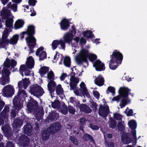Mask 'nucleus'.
<instances>
[{
  "label": "nucleus",
  "instance_id": "nucleus-47",
  "mask_svg": "<svg viewBox=\"0 0 147 147\" xmlns=\"http://www.w3.org/2000/svg\"><path fill=\"white\" fill-rule=\"evenodd\" d=\"M8 35V30L5 29L3 33L2 36V39H7V38Z\"/></svg>",
  "mask_w": 147,
  "mask_h": 147
},
{
  "label": "nucleus",
  "instance_id": "nucleus-44",
  "mask_svg": "<svg viewBox=\"0 0 147 147\" xmlns=\"http://www.w3.org/2000/svg\"><path fill=\"white\" fill-rule=\"evenodd\" d=\"M114 118L117 120L121 121L122 119V116L119 114L117 113H115L113 115Z\"/></svg>",
  "mask_w": 147,
  "mask_h": 147
},
{
  "label": "nucleus",
  "instance_id": "nucleus-3",
  "mask_svg": "<svg viewBox=\"0 0 147 147\" xmlns=\"http://www.w3.org/2000/svg\"><path fill=\"white\" fill-rule=\"evenodd\" d=\"M122 54L117 50L113 52L111 56V59L110 61L109 67L112 69H115L117 67V64H120V61L122 59Z\"/></svg>",
  "mask_w": 147,
  "mask_h": 147
},
{
  "label": "nucleus",
  "instance_id": "nucleus-46",
  "mask_svg": "<svg viewBox=\"0 0 147 147\" xmlns=\"http://www.w3.org/2000/svg\"><path fill=\"white\" fill-rule=\"evenodd\" d=\"M38 55L40 60H43L46 58V53L45 51H42Z\"/></svg>",
  "mask_w": 147,
  "mask_h": 147
},
{
  "label": "nucleus",
  "instance_id": "nucleus-62",
  "mask_svg": "<svg viewBox=\"0 0 147 147\" xmlns=\"http://www.w3.org/2000/svg\"><path fill=\"white\" fill-rule=\"evenodd\" d=\"M9 111V108L8 106H6L4 108L3 111H2V114H3L4 112L8 113Z\"/></svg>",
  "mask_w": 147,
  "mask_h": 147
},
{
  "label": "nucleus",
  "instance_id": "nucleus-40",
  "mask_svg": "<svg viewBox=\"0 0 147 147\" xmlns=\"http://www.w3.org/2000/svg\"><path fill=\"white\" fill-rule=\"evenodd\" d=\"M49 69V67L44 66L42 67L39 70V71L41 74H45Z\"/></svg>",
  "mask_w": 147,
  "mask_h": 147
},
{
  "label": "nucleus",
  "instance_id": "nucleus-60",
  "mask_svg": "<svg viewBox=\"0 0 147 147\" xmlns=\"http://www.w3.org/2000/svg\"><path fill=\"white\" fill-rule=\"evenodd\" d=\"M90 127L93 130H97L99 129V127L97 126L92 124H90Z\"/></svg>",
  "mask_w": 147,
  "mask_h": 147
},
{
  "label": "nucleus",
  "instance_id": "nucleus-38",
  "mask_svg": "<svg viewBox=\"0 0 147 147\" xmlns=\"http://www.w3.org/2000/svg\"><path fill=\"white\" fill-rule=\"evenodd\" d=\"M56 92L58 95L61 94L63 93V90L61 85L59 84L57 86Z\"/></svg>",
  "mask_w": 147,
  "mask_h": 147
},
{
  "label": "nucleus",
  "instance_id": "nucleus-26",
  "mask_svg": "<svg viewBox=\"0 0 147 147\" xmlns=\"http://www.w3.org/2000/svg\"><path fill=\"white\" fill-rule=\"evenodd\" d=\"M49 131L48 130V128L46 130L43 131L42 132V138L43 140H46L49 138L50 134Z\"/></svg>",
  "mask_w": 147,
  "mask_h": 147
},
{
  "label": "nucleus",
  "instance_id": "nucleus-61",
  "mask_svg": "<svg viewBox=\"0 0 147 147\" xmlns=\"http://www.w3.org/2000/svg\"><path fill=\"white\" fill-rule=\"evenodd\" d=\"M59 44H60L62 49H64L65 47L64 42L61 39L59 40Z\"/></svg>",
  "mask_w": 147,
  "mask_h": 147
},
{
  "label": "nucleus",
  "instance_id": "nucleus-23",
  "mask_svg": "<svg viewBox=\"0 0 147 147\" xmlns=\"http://www.w3.org/2000/svg\"><path fill=\"white\" fill-rule=\"evenodd\" d=\"M24 132L28 136H30L32 132V127L31 125L28 124L24 127Z\"/></svg>",
  "mask_w": 147,
  "mask_h": 147
},
{
  "label": "nucleus",
  "instance_id": "nucleus-53",
  "mask_svg": "<svg viewBox=\"0 0 147 147\" xmlns=\"http://www.w3.org/2000/svg\"><path fill=\"white\" fill-rule=\"evenodd\" d=\"M68 109L69 112L70 113L72 114H74L75 110L73 107L71 106H69L68 107Z\"/></svg>",
  "mask_w": 147,
  "mask_h": 147
},
{
  "label": "nucleus",
  "instance_id": "nucleus-29",
  "mask_svg": "<svg viewBox=\"0 0 147 147\" xmlns=\"http://www.w3.org/2000/svg\"><path fill=\"white\" fill-rule=\"evenodd\" d=\"M24 22L21 20H18L14 24V27L16 29L21 28L23 26Z\"/></svg>",
  "mask_w": 147,
  "mask_h": 147
},
{
  "label": "nucleus",
  "instance_id": "nucleus-41",
  "mask_svg": "<svg viewBox=\"0 0 147 147\" xmlns=\"http://www.w3.org/2000/svg\"><path fill=\"white\" fill-rule=\"evenodd\" d=\"M47 78L48 79L53 80L55 79L54 73L51 71H49L47 74Z\"/></svg>",
  "mask_w": 147,
  "mask_h": 147
},
{
  "label": "nucleus",
  "instance_id": "nucleus-28",
  "mask_svg": "<svg viewBox=\"0 0 147 147\" xmlns=\"http://www.w3.org/2000/svg\"><path fill=\"white\" fill-rule=\"evenodd\" d=\"M18 38V35H14L10 39L8 40L9 43L12 45L16 44L17 43Z\"/></svg>",
  "mask_w": 147,
  "mask_h": 147
},
{
  "label": "nucleus",
  "instance_id": "nucleus-9",
  "mask_svg": "<svg viewBox=\"0 0 147 147\" xmlns=\"http://www.w3.org/2000/svg\"><path fill=\"white\" fill-rule=\"evenodd\" d=\"M61 125L59 123L55 122L52 124L51 126L48 128V130L52 134H54L58 131L61 128Z\"/></svg>",
  "mask_w": 147,
  "mask_h": 147
},
{
  "label": "nucleus",
  "instance_id": "nucleus-54",
  "mask_svg": "<svg viewBox=\"0 0 147 147\" xmlns=\"http://www.w3.org/2000/svg\"><path fill=\"white\" fill-rule=\"evenodd\" d=\"M80 121L79 122L80 124V125H83L85 124V123L86 121V120L84 118H81L80 119Z\"/></svg>",
  "mask_w": 147,
  "mask_h": 147
},
{
  "label": "nucleus",
  "instance_id": "nucleus-8",
  "mask_svg": "<svg viewBox=\"0 0 147 147\" xmlns=\"http://www.w3.org/2000/svg\"><path fill=\"white\" fill-rule=\"evenodd\" d=\"M109 112V107L107 105L103 106H100L99 107L98 114L103 117L105 118Z\"/></svg>",
  "mask_w": 147,
  "mask_h": 147
},
{
  "label": "nucleus",
  "instance_id": "nucleus-16",
  "mask_svg": "<svg viewBox=\"0 0 147 147\" xmlns=\"http://www.w3.org/2000/svg\"><path fill=\"white\" fill-rule=\"evenodd\" d=\"M93 66L95 67L96 70L97 71H102L105 68L103 63L99 60L96 61Z\"/></svg>",
  "mask_w": 147,
  "mask_h": 147
},
{
  "label": "nucleus",
  "instance_id": "nucleus-50",
  "mask_svg": "<svg viewBox=\"0 0 147 147\" xmlns=\"http://www.w3.org/2000/svg\"><path fill=\"white\" fill-rule=\"evenodd\" d=\"M84 36L87 38H90L92 36V34L90 31L85 32L84 33Z\"/></svg>",
  "mask_w": 147,
  "mask_h": 147
},
{
  "label": "nucleus",
  "instance_id": "nucleus-6",
  "mask_svg": "<svg viewBox=\"0 0 147 147\" xmlns=\"http://www.w3.org/2000/svg\"><path fill=\"white\" fill-rule=\"evenodd\" d=\"M3 92V94L5 96L11 97L14 94V89L13 86L8 85L4 87Z\"/></svg>",
  "mask_w": 147,
  "mask_h": 147
},
{
  "label": "nucleus",
  "instance_id": "nucleus-42",
  "mask_svg": "<svg viewBox=\"0 0 147 147\" xmlns=\"http://www.w3.org/2000/svg\"><path fill=\"white\" fill-rule=\"evenodd\" d=\"M51 105L53 108L59 109L60 106V102L58 100H55L52 103Z\"/></svg>",
  "mask_w": 147,
  "mask_h": 147
},
{
  "label": "nucleus",
  "instance_id": "nucleus-18",
  "mask_svg": "<svg viewBox=\"0 0 147 147\" xmlns=\"http://www.w3.org/2000/svg\"><path fill=\"white\" fill-rule=\"evenodd\" d=\"M19 142L20 144H22L24 146H25L28 144L29 139L26 136L22 135L20 137Z\"/></svg>",
  "mask_w": 147,
  "mask_h": 147
},
{
  "label": "nucleus",
  "instance_id": "nucleus-58",
  "mask_svg": "<svg viewBox=\"0 0 147 147\" xmlns=\"http://www.w3.org/2000/svg\"><path fill=\"white\" fill-rule=\"evenodd\" d=\"M108 90L110 92H112L113 94H115V89L113 87L110 86L108 88Z\"/></svg>",
  "mask_w": 147,
  "mask_h": 147
},
{
  "label": "nucleus",
  "instance_id": "nucleus-56",
  "mask_svg": "<svg viewBox=\"0 0 147 147\" xmlns=\"http://www.w3.org/2000/svg\"><path fill=\"white\" fill-rule=\"evenodd\" d=\"M43 49L44 48L43 47H41L38 48L36 52V55H40V54L41 52L42 51H43Z\"/></svg>",
  "mask_w": 147,
  "mask_h": 147
},
{
  "label": "nucleus",
  "instance_id": "nucleus-20",
  "mask_svg": "<svg viewBox=\"0 0 147 147\" xmlns=\"http://www.w3.org/2000/svg\"><path fill=\"white\" fill-rule=\"evenodd\" d=\"M26 64L28 68L31 69L33 67L34 65V61L32 57L30 56L27 58Z\"/></svg>",
  "mask_w": 147,
  "mask_h": 147
},
{
  "label": "nucleus",
  "instance_id": "nucleus-13",
  "mask_svg": "<svg viewBox=\"0 0 147 147\" xmlns=\"http://www.w3.org/2000/svg\"><path fill=\"white\" fill-rule=\"evenodd\" d=\"M30 83L29 79L26 78L22 80L18 83V86L19 88H21L23 87L24 89H26Z\"/></svg>",
  "mask_w": 147,
  "mask_h": 147
},
{
  "label": "nucleus",
  "instance_id": "nucleus-4",
  "mask_svg": "<svg viewBox=\"0 0 147 147\" xmlns=\"http://www.w3.org/2000/svg\"><path fill=\"white\" fill-rule=\"evenodd\" d=\"M28 36L26 38V40L28 43L29 47L32 48L36 45V39L32 36L34 33V27L32 25H29L28 26L26 31Z\"/></svg>",
  "mask_w": 147,
  "mask_h": 147
},
{
  "label": "nucleus",
  "instance_id": "nucleus-12",
  "mask_svg": "<svg viewBox=\"0 0 147 147\" xmlns=\"http://www.w3.org/2000/svg\"><path fill=\"white\" fill-rule=\"evenodd\" d=\"M38 107L37 102L34 101L30 102L27 105V108L29 113L34 112L37 109Z\"/></svg>",
  "mask_w": 147,
  "mask_h": 147
},
{
  "label": "nucleus",
  "instance_id": "nucleus-45",
  "mask_svg": "<svg viewBox=\"0 0 147 147\" xmlns=\"http://www.w3.org/2000/svg\"><path fill=\"white\" fill-rule=\"evenodd\" d=\"M59 44V40H54L52 44L53 49L54 50L56 49L57 48V45H58Z\"/></svg>",
  "mask_w": 147,
  "mask_h": 147
},
{
  "label": "nucleus",
  "instance_id": "nucleus-15",
  "mask_svg": "<svg viewBox=\"0 0 147 147\" xmlns=\"http://www.w3.org/2000/svg\"><path fill=\"white\" fill-rule=\"evenodd\" d=\"M80 90L82 91L83 95L84 96L85 95L87 97L90 96V94L87 90L85 84L83 82H82L80 84Z\"/></svg>",
  "mask_w": 147,
  "mask_h": 147
},
{
  "label": "nucleus",
  "instance_id": "nucleus-35",
  "mask_svg": "<svg viewBox=\"0 0 147 147\" xmlns=\"http://www.w3.org/2000/svg\"><path fill=\"white\" fill-rule=\"evenodd\" d=\"M13 20L11 18L7 19L5 22L6 26L9 28L13 26Z\"/></svg>",
  "mask_w": 147,
  "mask_h": 147
},
{
  "label": "nucleus",
  "instance_id": "nucleus-51",
  "mask_svg": "<svg viewBox=\"0 0 147 147\" xmlns=\"http://www.w3.org/2000/svg\"><path fill=\"white\" fill-rule=\"evenodd\" d=\"M70 140L74 144L78 145V140L73 136H71L70 137Z\"/></svg>",
  "mask_w": 147,
  "mask_h": 147
},
{
  "label": "nucleus",
  "instance_id": "nucleus-63",
  "mask_svg": "<svg viewBox=\"0 0 147 147\" xmlns=\"http://www.w3.org/2000/svg\"><path fill=\"white\" fill-rule=\"evenodd\" d=\"M67 75L66 73H63L60 77V79L62 81L67 76Z\"/></svg>",
  "mask_w": 147,
  "mask_h": 147
},
{
  "label": "nucleus",
  "instance_id": "nucleus-7",
  "mask_svg": "<svg viewBox=\"0 0 147 147\" xmlns=\"http://www.w3.org/2000/svg\"><path fill=\"white\" fill-rule=\"evenodd\" d=\"M30 90L32 94L36 96H41L44 92L42 88L38 85H35L32 87Z\"/></svg>",
  "mask_w": 147,
  "mask_h": 147
},
{
  "label": "nucleus",
  "instance_id": "nucleus-24",
  "mask_svg": "<svg viewBox=\"0 0 147 147\" xmlns=\"http://www.w3.org/2000/svg\"><path fill=\"white\" fill-rule=\"evenodd\" d=\"M130 90L125 87H121L119 90L120 95L123 97H126L128 95V92Z\"/></svg>",
  "mask_w": 147,
  "mask_h": 147
},
{
  "label": "nucleus",
  "instance_id": "nucleus-48",
  "mask_svg": "<svg viewBox=\"0 0 147 147\" xmlns=\"http://www.w3.org/2000/svg\"><path fill=\"white\" fill-rule=\"evenodd\" d=\"M127 104V101L126 99L123 98L122 99L120 102L119 106L121 108L125 106Z\"/></svg>",
  "mask_w": 147,
  "mask_h": 147
},
{
  "label": "nucleus",
  "instance_id": "nucleus-33",
  "mask_svg": "<svg viewBox=\"0 0 147 147\" xmlns=\"http://www.w3.org/2000/svg\"><path fill=\"white\" fill-rule=\"evenodd\" d=\"M8 40L2 39L0 41V47L5 48L8 45Z\"/></svg>",
  "mask_w": 147,
  "mask_h": 147
},
{
  "label": "nucleus",
  "instance_id": "nucleus-21",
  "mask_svg": "<svg viewBox=\"0 0 147 147\" xmlns=\"http://www.w3.org/2000/svg\"><path fill=\"white\" fill-rule=\"evenodd\" d=\"M73 38V34L68 32L64 36L63 38L64 41L67 43L70 44Z\"/></svg>",
  "mask_w": 147,
  "mask_h": 147
},
{
  "label": "nucleus",
  "instance_id": "nucleus-55",
  "mask_svg": "<svg viewBox=\"0 0 147 147\" xmlns=\"http://www.w3.org/2000/svg\"><path fill=\"white\" fill-rule=\"evenodd\" d=\"M125 112L126 114H127V116H130L131 115V114L133 113V112L132 110H129L128 108H127Z\"/></svg>",
  "mask_w": 147,
  "mask_h": 147
},
{
  "label": "nucleus",
  "instance_id": "nucleus-22",
  "mask_svg": "<svg viewBox=\"0 0 147 147\" xmlns=\"http://www.w3.org/2000/svg\"><path fill=\"white\" fill-rule=\"evenodd\" d=\"M1 15L3 19H5L10 15V11L6 7L4 8L1 11Z\"/></svg>",
  "mask_w": 147,
  "mask_h": 147
},
{
  "label": "nucleus",
  "instance_id": "nucleus-11",
  "mask_svg": "<svg viewBox=\"0 0 147 147\" xmlns=\"http://www.w3.org/2000/svg\"><path fill=\"white\" fill-rule=\"evenodd\" d=\"M128 124L132 129L131 134L133 136V139H135L136 138V131L135 130L136 127V122L134 120H131L128 122Z\"/></svg>",
  "mask_w": 147,
  "mask_h": 147
},
{
  "label": "nucleus",
  "instance_id": "nucleus-36",
  "mask_svg": "<svg viewBox=\"0 0 147 147\" xmlns=\"http://www.w3.org/2000/svg\"><path fill=\"white\" fill-rule=\"evenodd\" d=\"M109 124L110 127L112 129H114L116 127V121L113 119L110 118Z\"/></svg>",
  "mask_w": 147,
  "mask_h": 147
},
{
  "label": "nucleus",
  "instance_id": "nucleus-49",
  "mask_svg": "<svg viewBox=\"0 0 147 147\" xmlns=\"http://www.w3.org/2000/svg\"><path fill=\"white\" fill-rule=\"evenodd\" d=\"M22 124V121L19 119L15 120L13 123V124L16 126H20Z\"/></svg>",
  "mask_w": 147,
  "mask_h": 147
},
{
  "label": "nucleus",
  "instance_id": "nucleus-52",
  "mask_svg": "<svg viewBox=\"0 0 147 147\" xmlns=\"http://www.w3.org/2000/svg\"><path fill=\"white\" fill-rule=\"evenodd\" d=\"M117 127L119 130L123 129L125 127L124 122H119L118 123Z\"/></svg>",
  "mask_w": 147,
  "mask_h": 147
},
{
  "label": "nucleus",
  "instance_id": "nucleus-59",
  "mask_svg": "<svg viewBox=\"0 0 147 147\" xmlns=\"http://www.w3.org/2000/svg\"><path fill=\"white\" fill-rule=\"evenodd\" d=\"M36 1L35 0H29L28 3L30 5L34 6L35 5Z\"/></svg>",
  "mask_w": 147,
  "mask_h": 147
},
{
  "label": "nucleus",
  "instance_id": "nucleus-32",
  "mask_svg": "<svg viewBox=\"0 0 147 147\" xmlns=\"http://www.w3.org/2000/svg\"><path fill=\"white\" fill-rule=\"evenodd\" d=\"M80 108L81 110L87 113H89L91 111V110L90 108L85 104L81 105Z\"/></svg>",
  "mask_w": 147,
  "mask_h": 147
},
{
  "label": "nucleus",
  "instance_id": "nucleus-34",
  "mask_svg": "<svg viewBox=\"0 0 147 147\" xmlns=\"http://www.w3.org/2000/svg\"><path fill=\"white\" fill-rule=\"evenodd\" d=\"M64 65L66 66L69 67L70 65V59L69 57H65L63 60Z\"/></svg>",
  "mask_w": 147,
  "mask_h": 147
},
{
  "label": "nucleus",
  "instance_id": "nucleus-14",
  "mask_svg": "<svg viewBox=\"0 0 147 147\" xmlns=\"http://www.w3.org/2000/svg\"><path fill=\"white\" fill-rule=\"evenodd\" d=\"M19 71L22 77H23L24 75L25 76L30 75V71L25 65H21L20 67Z\"/></svg>",
  "mask_w": 147,
  "mask_h": 147
},
{
  "label": "nucleus",
  "instance_id": "nucleus-5",
  "mask_svg": "<svg viewBox=\"0 0 147 147\" xmlns=\"http://www.w3.org/2000/svg\"><path fill=\"white\" fill-rule=\"evenodd\" d=\"M75 73L72 72L71 74L69 80L68 82H67V80L65 81L66 83L69 84L70 87V90H74L76 88L77 86V84L79 82V78H76L75 77Z\"/></svg>",
  "mask_w": 147,
  "mask_h": 147
},
{
  "label": "nucleus",
  "instance_id": "nucleus-1",
  "mask_svg": "<svg viewBox=\"0 0 147 147\" xmlns=\"http://www.w3.org/2000/svg\"><path fill=\"white\" fill-rule=\"evenodd\" d=\"M16 62L15 60L6 59L4 63V67L2 70V76L0 78V84L5 85L6 83H9L10 72L7 68L10 66L12 67H13L16 65Z\"/></svg>",
  "mask_w": 147,
  "mask_h": 147
},
{
  "label": "nucleus",
  "instance_id": "nucleus-25",
  "mask_svg": "<svg viewBox=\"0 0 147 147\" xmlns=\"http://www.w3.org/2000/svg\"><path fill=\"white\" fill-rule=\"evenodd\" d=\"M13 104L16 109L19 110L20 109L21 105L19 101L18 96H16L13 98Z\"/></svg>",
  "mask_w": 147,
  "mask_h": 147
},
{
  "label": "nucleus",
  "instance_id": "nucleus-39",
  "mask_svg": "<svg viewBox=\"0 0 147 147\" xmlns=\"http://www.w3.org/2000/svg\"><path fill=\"white\" fill-rule=\"evenodd\" d=\"M7 7L8 8H11L12 9L14 12L17 11V5L16 4H11V2H9L7 5Z\"/></svg>",
  "mask_w": 147,
  "mask_h": 147
},
{
  "label": "nucleus",
  "instance_id": "nucleus-10",
  "mask_svg": "<svg viewBox=\"0 0 147 147\" xmlns=\"http://www.w3.org/2000/svg\"><path fill=\"white\" fill-rule=\"evenodd\" d=\"M130 137V138L128 137L127 134H123L121 137L122 142L123 143L128 144L131 142L132 141L136 140V138L135 139H133V136L132 134Z\"/></svg>",
  "mask_w": 147,
  "mask_h": 147
},
{
  "label": "nucleus",
  "instance_id": "nucleus-64",
  "mask_svg": "<svg viewBox=\"0 0 147 147\" xmlns=\"http://www.w3.org/2000/svg\"><path fill=\"white\" fill-rule=\"evenodd\" d=\"M120 98L121 97L120 96H116L112 98V100L113 101H118L119 100Z\"/></svg>",
  "mask_w": 147,
  "mask_h": 147
},
{
  "label": "nucleus",
  "instance_id": "nucleus-19",
  "mask_svg": "<svg viewBox=\"0 0 147 147\" xmlns=\"http://www.w3.org/2000/svg\"><path fill=\"white\" fill-rule=\"evenodd\" d=\"M56 85L55 82L53 80H51L49 82L48 88L50 93L52 94V92H54Z\"/></svg>",
  "mask_w": 147,
  "mask_h": 147
},
{
  "label": "nucleus",
  "instance_id": "nucleus-43",
  "mask_svg": "<svg viewBox=\"0 0 147 147\" xmlns=\"http://www.w3.org/2000/svg\"><path fill=\"white\" fill-rule=\"evenodd\" d=\"M83 138L85 140H88L90 139L92 142H94V140L88 134H84V136L83 137Z\"/></svg>",
  "mask_w": 147,
  "mask_h": 147
},
{
  "label": "nucleus",
  "instance_id": "nucleus-37",
  "mask_svg": "<svg viewBox=\"0 0 147 147\" xmlns=\"http://www.w3.org/2000/svg\"><path fill=\"white\" fill-rule=\"evenodd\" d=\"M18 96L20 97H22L23 98H25L27 96V94L24 90H20L18 91Z\"/></svg>",
  "mask_w": 147,
  "mask_h": 147
},
{
  "label": "nucleus",
  "instance_id": "nucleus-17",
  "mask_svg": "<svg viewBox=\"0 0 147 147\" xmlns=\"http://www.w3.org/2000/svg\"><path fill=\"white\" fill-rule=\"evenodd\" d=\"M94 82L97 85L101 86L103 85L105 80L103 77L101 75H99L95 78Z\"/></svg>",
  "mask_w": 147,
  "mask_h": 147
},
{
  "label": "nucleus",
  "instance_id": "nucleus-30",
  "mask_svg": "<svg viewBox=\"0 0 147 147\" xmlns=\"http://www.w3.org/2000/svg\"><path fill=\"white\" fill-rule=\"evenodd\" d=\"M59 115L58 113L52 111L49 114V118L50 120H56L59 118Z\"/></svg>",
  "mask_w": 147,
  "mask_h": 147
},
{
  "label": "nucleus",
  "instance_id": "nucleus-31",
  "mask_svg": "<svg viewBox=\"0 0 147 147\" xmlns=\"http://www.w3.org/2000/svg\"><path fill=\"white\" fill-rule=\"evenodd\" d=\"M61 112L63 114L66 115L68 112L67 106L64 103H61V107L60 110Z\"/></svg>",
  "mask_w": 147,
  "mask_h": 147
},
{
  "label": "nucleus",
  "instance_id": "nucleus-27",
  "mask_svg": "<svg viewBox=\"0 0 147 147\" xmlns=\"http://www.w3.org/2000/svg\"><path fill=\"white\" fill-rule=\"evenodd\" d=\"M69 24L67 20L64 19L61 23V27L63 30H65L67 29L69 27Z\"/></svg>",
  "mask_w": 147,
  "mask_h": 147
},
{
  "label": "nucleus",
  "instance_id": "nucleus-2",
  "mask_svg": "<svg viewBox=\"0 0 147 147\" xmlns=\"http://www.w3.org/2000/svg\"><path fill=\"white\" fill-rule=\"evenodd\" d=\"M88 57L89 60L92 62L96 59L97 56L95 54H89L88 51L86 49H81L78 54L75 57V60L78 64H80L84 62H86L87 61V57Z\"/></svg>",
  "mask_w": 147,
  "mask_h": 147
},
{
  "label": "nucleus",
  "instance_id": "nucleus-57",
  "mask_svg": "<svg viewBox=\"0 0 147 147\" xmlns=\"http://www.w3.org/2000/svg\"><path fill=\"white\" fill-rule=\"evenodd\" d=\"M93 93L94 96L98 99L100 96V94L96 90L93 91Z\"/></svg>",
  "mask_w": 147,
  "mask_h": 147
}]
</instances>
